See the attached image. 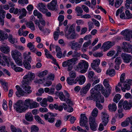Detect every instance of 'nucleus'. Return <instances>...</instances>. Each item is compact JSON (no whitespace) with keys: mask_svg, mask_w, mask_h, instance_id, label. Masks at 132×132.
I'll return each mask as SVG.
<instances>
[{"mask_svg":"<svg viewBox=\"0 0 132 132\" xmlns=\"http://www.w3.org/2000/svg\"><path fill=\"white\" fill-rule=\"evenodd\" d=\"M34 73L29 72L27 75L24 76L23 80V83L22 84V88L24 90V95L25 94L30 93L31 90H30L31 87L29 85V83L31 82L35 77Z\"/></svg>","mask_w":132,"mask_h":132,"instance_id":"nucleus-1","label":"nucleus"},{"mask_svg":"<svg viewBox=\"0 0 132 132\" xmlns=\"http://www.w3.org/2000/svg\"><path fill=\"white\" fill-rule=\"evenodd\" d=\"M30 100H26L23 102L20 100L14 105V108L19 112H24L29 107L31 102Z\"/></svg>","mask_w":132,"mask_h":132,"instance_id":"nucleus-2","label":"nucleus"},{"mask_svg":"<svg viewBox=\"0 0 132 132\" xmlns=\"http://www.w3.org/2000/svg\"><path fill=\"white\" fill-rule=\"evenodd\" d=\"M132 85V80H129L128 82H120L118 85V86L121 87L122 91L123 92H125L126 90H129L130 89V86Z\"/></svg>","mask_w":132,"mask_h":132,"instance_id":"nucleus-3","label":"nucleus"},{"mask_svg":"<svg viewBox=\"0 0 132 132\" xmlns=\"http://www.w3.org/2000/svg\"><path fill=\"white\" fill-rule=\"evenodd\" d=\"M95 89L96 90H101V93L105 97H108L109 95V94L107 93V90L104 89L102 85L99 84L95 87Z\"/></svg>","mask_w":132,"mask_h":132,"instance_id":"nucleus-4","label":"nucleus"},{"mask_svg":"<svg viewBox=\"0 0 132 132\" xmlns=\"http://www.w3.org/2000/svg\"><path fill=\"white\" fill-rule=\"evenodd\" d=\"M47 8L52 11H56L57 10L58 5L56 0H53L47 5Z\"/></svg>","mask_w":132,"mask_h":132,"instance_id":"nucleus-5","label":"nucleus"},{"mask_svg":"<svg viewBox=\"0 0 132 132\" xmlns=\"http://www.w3.org/2000/svg\"><path fill=\"white\" fill-rule=\"evenodd\" d=\"M95 118L94 117H90L89 120V124L90 129L93 131L96 130L97 125L96 123Z\"/></svg>","mask_w":132,"mask_h":132,"instance_id":"nucleus-6","label":"nucleus"},{"mask_svg":"<svg viewBox=\"0 0 132 132\" xmlns=\"http://www.w3.org/2000/svg\"><path fill=\"white\" fill-rule=\"evenodd\" d=\"M84 66V69L81 70L80 72L81 73H83L86 72L88 67V65L87 62H86L84 64L82 62H80L78 63L77 67L78 69H81Z\"/></svg>","mask_w":132,"mask_h":132,"instance_id":"nucleus-7","label":"nucleus"},{"mask_svg":"<svg viewBox=\"0 0 132 132\" xmlns=\"http://www.w3.org/2000/svg\"><path fill=\"white\" fill-rule=\"evenodd\" d=\"M115 44V42L114 41L112 42L109 41L105 42L102 45L101 49H104L103 51L104 52L106 51L114 45Z\"/></svg>","mask_w":132,"mask_h":132,"instance_id":"nucleus-8","label":"nucleus"},{"mask_svg":"<svg viewBox=\"0 0 132 132\" xmlns=\"http://www.w3.org/2000/svg\"><path fill=\"white\" fill-rule=\"evenodd\" d=\"M6 14L5 11L3 10L2 6L0 5V24L2 26L4 25V18Z\"/></svg>","mask_w":132,"mask_h":132,"instance_id":"nucleus-9","label":"nucleus"},{"mask_svg":"<svg viewBox=\"0 0 132 132\" xmlns=\"http://www.w3.org/2000/svg\"><path fill=\"white\" fill-rule=\"evenodd\" d=\"M121 56L123 62L126 63H128L132 60V56L128 54L123 53L121 54Z\"/></svg>","mask_w":132,"mask_h":132,"instance_id":"nucleus-10","label":"nucleus"},{"mask_svg":"<svg viewBox=\"0 0 132 132\" xmlns=\"http://www.w3.org/2000/svg\"><path fill=\"white\" fill-rule=\"evenodd\" d=\"M101 114L102 123L104 126H105L109 121V115L105 112H102Z\"/></svg>","mask_w":132,"mask_h":132,"instance_id":"nucleus-11","label":"nucleus"},{"mask_svg":"<svg viewBox=\"0 0 132 132\" xmlns=\"http://www.w3.org/2000/svg\"><path fill=\"white\" fill-rule=\"evenodd\" d=\"M90 86L91 84L88 83L85 86L82 87L80 89V95L82 96H85L89 90Z\"/></svg>","mask_w":132,"mask_h":132,"instance_id":"nucleus-12","label":"nucleus"},{"mask_svg":"<svg viewBox=\"0 0 132 132\" xmlns=\"http://www.w3.org/2000/svg\"><path fill=\"white\" fill-rule=\"evenodd\" d=\"M89 97V98L92 99H103L104 98L103 96L101 95L100 92L96 93L93 92L92 93L91 95Z\"/></svg>","mask_w":132,"mask_h":132,"instance_id":"nucleus-13","label":"nucleus"},{"mask_svg":"<svg viewBox=\"0 0 132 132\" xmlns=\"http://www.w3.org/2000/svg\"><path fill=\"white\" fill-rule=\"evenodd\" d=\"M81 118L80 119V126H85L86 124L88 122V119L84 114L81 115Z\"/></svg>","mask_w":132,"mask_h":132,"instance_id":"nucleus-14","label":"nucleus"},{"mask_svg":"<svg viewBox=\"0 0 132 132\" xmlns=\"http://www.w3.org/2000/svg\"><path fill=\"white\" fill-rule=\"evenodd\" d=\"M132 32L128 30L125 31H122L121 34L125 36L126 39V40L129 41L130 40V37L132 38Z\"/></svg>","mask_w":132,"mask_h":132,"instance_id":"nucleus-15","label":"nucleus"},{"mask_svg":"<svg viewBox=\"0 0 132 132\" xmlns=\"http://www.w3.org/2000/svg\"><path fill=\"white\" fill-rule=\"evenodd\" d=\"M11 54L13 59L19 58L21 56V54L18 51L15 50L11 51Z\"/></svg>","mask_w":132,"mask_h":132,"instance_id":"nucleus-16","label":"nucleus"},{"mask_svg":"<svg viewBox=\"0 0 132 132\" xmlns=\"http://www.w3.org/2000/svg\"><path fill=\"white\" fill-rule=\"evenodd\" d=\"M76 83L78 82V83L80 85L83 84L85 82L86 78L83 75H80L79 77H77L76 78Z\"/></svg>","mask_w":132,"mask_h":132,"instance_id":"nucleus-17","label":"nucleus"},{"mask_svg":"<svg viewBox=\"0 0 132 132\" xmlns=\"http://www.w3.org/2000/svg\"><path fill=\"white\" fill-rule=\"evenodd\" d=\"M45 5L42 3H39L38 5V9L40 11L43 13H45L47 12L48 10L46 9H45Z\"/></svg>","mask_w":132,"mask_h":132,"instance_id":"nucleus-18","label":"nucleus"},{"mask_svg":"<svg viewBox=\"0 0 132 132\" xmlns=\"http://www.w3.org/2000/svg\"><path fill=\"white\" fill-rule=\"evenodd\" d=\"M16 88L17 90V91L16 92V94L17 96L20 97L24 95V91L19 86L16 85Z\"/></svg>","mask_w":132,"mask_h":132,"instance_id":"nucleus-19","label":"nucleus"},{"mask_svg":"<svg viewBox=\"0 0 132 132\" xmlns=\"http://www.w3.org/2000/svg\"><path fill=\"white\" fill-rule=\"evenodd\" d=\"M129 45L126 42L123 43V46L122 48L123 51L125 52L130 53V49L129 47Z\"/></svg>","mask_w":132,"mask_h":132,"instance_id":"nucleus-20","label":"nucleus"},{"mask_svg":"<svg viewBox=\"0 0 132 132\" xmlns=\"http://www.w3.org/2000/svg\"><path fill=\"white\" fill-rule=\"evenodd\" d=\"M69 45L70 46L72 50L74 49L76 47L80 48L81 46L77 42H75V40L72 41L69 43Z\"/></svg>","mask_w":132,"mask_h":132,"instance_id":"nucleus-21","label":"nucleus"},{"mask_svg":"<svg viewBox=\"0 0 132 132\" xmlns=\"http://www.w3.org/2000/svg\"><path fill=\"white\" fill-rule=\"evenodd\" d=\"M132 106V102H130L128 103L127 101H125L123 103V107L125 110L130 109Z\"/></svg>","mask_w":132,"mask_h":132,"instance_id":"nucleus-22","label":"nucleus"},{"mask_svg":"<svg viewBox=\"0 0 132 132\" xmlns=\"http://www.w3.org/2000/svg\"><path fill=\"white\" fill-rule=\"evenodd\" d=\"M31 62V60H29L28 61L27 60H24L23 61V64L25 68L27 70H30L31 68V65L30 64V63Z\"/></svg>","mask_w":132,"mask_h":132,"instance_id":"nucleus-23","label":"nucleus"},{"mask_svg":"<svg viewBox=\"0 0 132 132\" xmlns=\"http://www.w3.org/2000/svg\"><path fill=\"white\" fill-rule=\"evenodd\" d=\"M100 63V60L99 59H97L94 60L93 63L91 64V66L93 69H95L99 65Z\"/></svg>","mask_w":132,"mask_h":132,"instance_id":"nucleus-24","label":"nucleus"},{"mask_svg":"<svg viewBox=\"0 0 132 132\" xmlns=\"http://www.w3.org/2000/svg\"><path fill=\"white\" fill-rule=\"evenodd\" d=\"M8 37V35L6 32H4L0 30V40L3 41L5 39H7Z\"/></svg>","mask_w":132,"mask_h":132,"instance_id":"nucleus-25","label":"nucleus"},{"mask_svg":"<svg viewBox=\"0 0 132 132\" xmlns=\"http://www.w3.org/2000/svg\"><path fill=\"white\" fill-rule=\"evenodd\" d=\"M26 119L29 121H32L33 119V117L31 112H28L25 115Z\"/></svg>","mask_w":132,"mask_h":132,"instance_id":"nucleus-26","label":"nucleus"},{"mask_svg":"<svg viewBox=\"0 0 132 132\" xmlns=\"http://www.w3.org/2000/svg\"><path fill=\"white\" fill-rule=\"evenodd\" d=\"M76 79L75 80L73 78L71 77H68L67 79V83L69 85H72L73 84L76 83Z\"/></svg>","mask_w":132,"mask_h":132,"instance_id":"nucleus-27","label":"nucleus"},{"mask_svg":"<svg viewBox=\"0 0 132 132\" xmlns=\"http://www.w3.org/2000/svg\"><path fill=\"white\" fill-rule=\"evenodd\" d=\"M96 106L99 109L101 110L103 108V106L102 105L100 104V102L103 103L104 102V100H96Z\"/></svg>","mask_w":132,"mask_h":132,"instance_id":"nucleus-28","label":"nucleus"},{"mask_svg":"<svg viewBox=\"0 0 132 132\" xmlns=\"http://www.w3.org/2000/svg\"><path fill=\"white\" fill-rule=\"evenodd\" d=\"M75 10L76 13H78L77 14V16H81L82 15L83 11L80 7L78 6L76 7L75 9Z\"/></svg>","mask_w":132,"mask_h":132,"instance_id":"nucleus-29","label":"nucleus"},{"mask_svg":"<svg viewBox=\"0 0 132 132\" xmlns=\"http://www.w3.org/2000/svg\"><path fill=\"white\" fill-rule=\"evenodd\" d=\"M27 26L32 31H34L35 30V27L33 23L31 21H30L27 23L26 24Z\"/></svg>","mask_w":132,"mask_h":132,"instance_id":"nucleus-30","label":"nucleus"},{"mask_svg":"<svg viewBox=\"0 0 132 132\" xmlns=\"http://www.w3.org/2000/svg\"><path fill=\"white\" fill-rule=\"evenodd\" d=\"M108 108L110 111H116L117 108L116 104L114 103H113L112 104H109L108 106Z\"/></svg>","mask_w":132,"mask_h":132,"instance_id":"nucleus-31","label":"nucleus"},{"mask_svg":"<svg viewBox=\"0 0 132 132\" xmlns=\"http://www.w3.org/2000/svg\"><path fill=\"white\" fill-rule=\"evenodd\" d=\"M27 46L31 51L35 52L36 51V49L35 48V45L31 43H28L27 45Z\"/></svg>","mask_w":132,"mask_h":132,"instance_id":"nucleus-32","label":"nucleus"},{"mask_svg":"<svg viewBox=\"0 0 132 132\" xmlns=\"http://www.w3.org/2000/svg\"><path fill=\"white\" fill-rule=\"evenodd\" d=\"M3 55L2 56L3 59L5 62L6 63H7V65L9 66L10 65L9 62H11L10 57L9 56L3 55Z\"/></svg>","mask_w":132,"mask_h":132,"instance_id":"nucleus-33","label":"nucleus"},{"mask_svg":"<svg viewBox=\"0 0 132 132\" xmlns=\"http://www.w3.org/2000/svg\"><path fill=\"white\" fill-rule=\"evenodd\" d=\"M39 106V104L37 102L35 101L33 102L31 101L29 108L30 109L36 108L38 107Z\"/></svg>","mask_w":132,"mask_h":132,"instance_id":"nucleus-34","label":"nucleus"},{"mask_svg":"<svg viewBox=\"0 0 132 132\" xmlns=\"http://www.w3.org/2000/svg\"><path fill=\"white\" fill-rule=\"evenodd\" d=\"M0 50L2 52L6 54H7L10 51V50L8 47L3 46L0 47Z\"/></svg>","mask_w":132,"mask_h":132,"instance_id":"nucleus-35","label":"nucleus"},{"mask_svg":"<svg viewBox=\"0 0 132 132\" xmlns=\"http://www.w3.org/2000/svg\"><path fill=\"white\" fill-rule=\"evenodd\" d=\"M103 83L105 87L107 89L108 91L109 92H110L111 91V90L109 87L110 85L107 79H105L104 80Z\"/></svg>","mask_w":132,"mask_h":132,"instance_id":"nucleus-36","label":"nucleus"},{"mask_svg":"<svg viewBox=\"0 0 132 132\" xmlns=\"http://www.w3.org/2000/svg\"><path fill=\"white\" fill-rule=\"evenodd\" d=\"M33 14L35 16H37L38 18L41 19L42 18V14L37 10H35L33 12Z\"/></svg>","mask_w":132,"mask_h":132,"instance_id":"nucleus-37","label":"nucleus"},{"mask_svg":"<svg viewBox=\"0 0 132 132\" xmlns=\"http://www.w3.org/2000/svg\"><path fill=\"white\" fill-rule=\"evenodd\" d=\"M2 79H0V82L3 86L5 91H7L8 90L7 88V82H4L2 81Z\"/></svg>","mask_w":132,"mask_h":132,"instance_id":"nucleus-38","label":"nucleus"},{"mask_svg":"<svg viewBox=\"0 0 132 132\" xmlns=\"http://www.w3.org/2000/svg\"><path fill=\"white\" fill-rule=\"evenodd\" d=\"M11 129L12 132H22L20 129L16 128L14 125H12L11 126Z\"/></svg>","mask_w":132,"mask_h":132,"instance_id":"nucleus-39","label":"nucleus"},{"mask_svg":"<svg viewBox=\"0 0 132 132\" xmlns=\"http://www.w3.org/2000/svg\"><path fill=\"white\" fill-rule=\"evenodd\" d=\"M69 35L65 34V37L67 39H73L76 38V35L75 33L71 34L70 36H69Z\"/></svg>","mask_w":132,"mask_h":132,"instance_id":"nucleus-40","label":"nucleus"},{"mask_svg":"<svg viewBox=\"0 0 132 132\" xmlns=\"http://www.w3.org/2000/svg\"><path fill=\"white\" fill-rule=\"evenodd\" d=\"M91 81L93 82L92 84V86H94L95 84L98 83L100 81V80L98 78V77L96 76L93 77Z\"/></svg>","mask_w":132,"mask_h":132,"instance_id":"nucleus-41","label":"nucleus"},{"mask_svg":"<svg viewBox=\"0 0 132 132\" xmlns=\"http://www.w3.org/2000/svg\"><path fill=\"white\" fill-rule=\"evenodd\" d=\"M9 42L12 44H14L15 42V39L13 37V36L11 34H9L8 36V38Z\"/></svg>","mask_w":132,"mask_h":132,"instance_id":"nucleus-42","label":"nucleus"},{"mask_svg":"<svg viewBox=\"0 0 132 132\" xmlns=\"http://www.w3.org/2000/svg\"><path fill=\"white\" fill-rule=\"evenodd\" d=\"M57 113L54 114L51 112H48L47 114H45L44 115L45 119H47V118H48L49 116L50 117H55L57 116Z\"/></svg>","mask_w":132,"mask_h":132,"instance_id":"nucleus-43","label":"nucleus"},{"mask_svg":"<svg viewBox=\"0 0 132 132\" xmlns=\"http://www.w3.org/2000/svg\"><path fill=\"white\" fill-rule=\"evenodd\" d=\"M34 118L36 121L39 123L43 125H44L45 123L42 120L40 117L38 116H35Z\"/></svg>","mask_w":132,"mask_h":132,"instance_id":"nucleus-44","label":"nucleus"},{"mask_svg":"<svg viewBox=\"0 0 132 132\" xmlns=\"http://www.w3.org/2000/svg\"><path fill=\"white\" fill-rule=\"evenodd\" d=\"M106 74L109 75L111 76H113L115 74V70L113 69L108 70L106 72Z\"/></svg>","mask_w":132,"mask_h":132,"instance_id":"nucleus-45","label":"nucleus"},{"mask_svg":"<svg viewBox=\"0 0 132 132\" xmlns=\"http://www.w3.org/2000/svg\"><path fill=\"white\" fill-rule=\"evenodd\" d=\"M129 117L127 118L126 120L121 123V126L123 127L128 126L129 124Z\"/></svg>","mask_w":132,"mask_h":132,"instance_id":"nucleus-46","label":"nucleus"},{"mask_svg":"<svg viewBox=\"0 0 132 132\" xmlns=\"http://www.w3.org/2000/svg\"><path fill=\"white\" fill-rule=\"evenodd\" d=\"M63 107L64 110H66L67 109V105L66 103H64L63 104L62 106V105H60L58 108V110L60 111H62L63 109Z\"/></svg>","mask_w":132,"mask_h":132,"instance_id":"nucleus-47","label":"nucleus"},{"mask_svg":"<svg viewBox=\"0 0 132 132\" xmlns=\"http://www.w3.org/2000/svg\"><path fill=\"white\" fill-rule=\"evenodd\" d=\"M47 100H43L40 102V105L43 107H46L47 106Z\"/></svg>","mask_w":132,"mask_h":132,"instance_id":"nucleus-48","label":"nucleus"},{"mask_svg":"<svg viewBox=\"0 0 132 132\" xmlns=\"http://www.w3.org/2000/svg\"><path fill=\"white\" fill-rule=\"evenodd\" d=\"M55 94L59 96L60 99H63L65 98V97L62 92H60L59 93L58 92H56L55 93Z\"/></svg>","mask_w":132,"mask_h":132,"instance_id":"nucleus-49","label":"nucleus"},{"mask_svg":"<svg viewBox=\"0 0 132 132\" xmlns=\"http://www.w3.org/2000/svg\"><path fill=\"white\" fill-rule=\"evenodd\" d=\"M31 128V132H38L39 128L36 125L32 126Z\"/></svg>","mask_w":132,"mask_h":132,"instance_id":"nucleus-50","label":"nucleus"},{"mask_svg":"<svg viewBox=\"0 0 132 132\" xmlns=\"http://www.w3.org/2000/svg\"><path fill=\"white\" fill-rule=\"evenodd\" d=\"M123 2V0H116L115 6L116 8H118L121 5Z\"/></svg>","mask_w":132,"mask_h":132,"instance_id":"nucleus-51","label":"nucleus"},{"mask_svg":"<svg viewBox=\"0 0 132 132\" xmlns=\"http://www.w3.org/2000/svg\"><path fill=\"white\" fill-rule=\"evenodd\" d=\"M60 31L58 30V31H55L53 34L54 38V40H58L59 35Z\"/></svg>","mask_w":132,"mask_h":132,"instance_id":"nucleus-52","label":"nucleus"},{"mask_svg":"<svg viewBox=\"0 0 132 132\" xmlns=\"http://www.w3.org/2000/svg\"><path fill=\"white\" fill-rule=\"evenodd\" d=\"M16 63L18 65L22 66L23 64L22 61L21 59L19 58L14 59Z\"/></svg>","mask_w":132,"mask_h":132,"instance_id":"nucleus-53","label":"nucleus"},{"mask_svg":"<svg viewBox=\"0 0 132 132\" xmlns=\"http://www.w3.org/2000/svg\"><path fill=\"white\" fill-rule=\"evenodd\" d=\"M47 73V71L45 70L40 73L38 75V76L40 78H42L46 75Z\"/></svg>","mask_w":132,"mask_h":132,"instance_id":"nucleus-54","label":"nucleus"},{"mask_svg":"<svg viewBox=\"0 0 132 132\" xmlns=\"http://www.w3.org/2000/svg\"><path fill=\"white\" fill-rule=\"evenodd\" d=\"M34 22L35 24L38 26V28L40 30L42 31H44V29L43 28V27H41L39 23L38 20H36Z\"/></svg>","mask_w":132,"mask_h":132,"instance_id":"nucleus-55","label":"nucleus"},{"mask_svg":"<svg viewBox=\"0 0 132 132\" xmlns=\"http://www.w3.org/2000/svg\"><path fill=\"white\" fill-rule=\"evenodd\" d=\"M44 51L45 52V54L46 57L48 58L51 59L53 56L50 53V52L47 49L45 50Z\"/></svg>","mask_w":132,"mask_h":132,"instance_id":"nucleus-56","label":"nucleus"},{"mask_svg":"<svg viewBox=\"0 0 132 132\" xmlns=\"http://www.w3.org/2000/svg\"><path fill=\"white\" fill-rule=\"evenodd\" d=\"M114 62L116 65H119L121 62V57H117L115 59Z\"/></svg>","mask_w":132,"mask_h":132,"instance_id":"nucleus-57","label":"nucleus"},{"mask_svg":"<svg viewBox=\"0 0 132 132\" xmlns=\"http://www.w3.org/2000/svg\"><path fill=\"white\" fill-rule=\"evenodd\" d=\"M27 12L26 10L24 8H23L21 9H19V13L20 14H23L24 16L26 15Z\"/></svg>","mask_w":132,"mask_h":132,"instance_id":"nucleus-58","label":"nucleus"},{"mask_svg":"<svg viewBox=\"0 0 132 132\" xmlns=\"http://www.w3.org/2000/svg\"><path fill=\"white\" fill-rule=\"evenodd\" d=\"M23 57L25 59L24 60H27L28 61L29 60H31V56H30L28 55L26 52H24L23 53Z\"/></svg>","mask_w":132,"mask_h":132,"instance_id":"nucleus-59","label":"nucleus"},{"mask_svg":"<svg viewBox=\"0 0 132 132\" xmlns=\"http://www.w3.org/2000/svg\"><path fill=\"white\" fill-rule=\"evenodd\" d=\"M98 113V110L96 108H95L93 110L92 113V115L93 117H96L97 116Z\"/></svg>","mask_w":132,"mask_h":132,"instance_id":"nucleus-60","label":"nucleus"},{"mask_svg":"<svg viewBox=\"0 0 132 132\" xmlns=\"http://www.w3.org/2000/svg\"><path fill=\"white\" fill-rule=\"evenodd\" d=\"M125 14L128 19H130L132 18V14H131L128 10L125 11Z\"/></svg>","mask_w":132,"mask_h":132,"instance_id":"nucleus-61","label":"nucleus"},{"mask_svg":"<svg viewBox=\"0 0 132 132\" xmlns=\"http://www.w3.org/2000/svg\"><path fill=\"white\" fill-rule=\"evenodd\" d=\"M7 102L5 100H3V103L2 105L3 108L5 110H6L7 108Z\"/></svg>","mask_w":132,"mask_h":132,"instance_id":"nucleus-62","label":"nucleus"},{"mask_svg":"<svg viewBox=\"0 0 132 132\" xmlns=\"http://www.w3.org/2000/svg\"><path fill=\"white\" fill-rule=\"evenodd\" d=\"M14 47L18 50H20L22 51L24 50V47L20 45H13Z\"/></svg>","mask_w":132,"mask_h":132,"instance_id":"nucleus-63","label":"nucleus"},{"mask_svg":"<svg viewBox=\"0 0 132 132\" xmlns=\"http://www.w3.org/2000/svg\"><path fill=\"white\" fill-rule=\"evenodd\" d=\"M115 52V51L114 50L110 51L107 53V55L108 56H112L114 55Z\"/></svg>","mask_w":132,"mask_h":132,"instance_id":"nucleus-64","label":"nucleus"}]
</instances>
